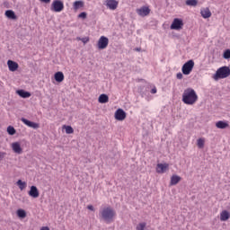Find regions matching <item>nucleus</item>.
<instances>
[{
    "label": "nucleus",
    "mask_w": 230,
    "mask_h": 230,
    "mask_svg": "<svg viewBox=\"0 0 230 230\" xmlns=\"http://www.w3.org/2000/svg\"><path fill=\"white\" fill-rule=\"evenodd\" d=\"M199 101V95H197V92L193 90V88H187L183 91L181 102L185 103V105H195Z\"/></svg>",
    "instance_id": "f257e3e1"
},
{
    "label": "nucleus",
    "mask_w": 230,
    "mask_h": 230,
    "mask_svg": "<svg viewBox=\"0 0 230 230\" xmlns=\"http://www.w3.org/2000/svg\"><path fill=\"white\" fill-rule=\"evenodd\" d=\"M99 218L106 224H111L116 218V210L111 207H106L99 211Z\"/></svg>",
    "instance_id": "f03ea898"
},
{
    "label": "nucleus",
    "mask_w": 230,
    "mask_h": 230,
    "mask_svg": "<svg viewBox=\"0 0 230 230\" xmlns=\"http://www.w3.org/2000/svg\"><path fill=\"white\" fill-rule=\"evenodd\" d=\"M229 75H230L229 66H221L217 70L216 74L214 75V80L227 78V76Z\"/></svg>",
    "instance_id": "7ed1b4c3"
},
{
    "label": "nucleus",
    "mask_w": 230,
    "mask_h": 230,
    "mask_svg": "<svg viewBox=\"0 0 230 230\" xmlns=\"http://www.w3.org/2000/svg\"><path fill=\"white\" fill-rule=\"evenodd\" d=\"M193 67H195V61L190 59L182 66L181 71L184 75H190L193 71Z\"/></svg>",
    "instance_id": "20e7f679"
},
{
    "label": "nucleus",
    "mask_w": 230,
    "mask_h": 230,
    "mask_svg": "<svg viewBox=\"0 0 230 230\" xmlns=\"http://www.w3.org/2000/svg\"><path fill=\"white\" fill-rule=\"evenodd\" d=\"M51 12L60 13L64 10V2L60 0H55L50 6Z\"/></svg>",
    "instance_id": "39448f33"
},
{
    "label": "nucleus",
    "mask_w": 230,
    "mask_h": 230,
    "mask_svg": "<svg viewBox=\"0 0 230 230\" xmlns=\"http://www.w3.org/2000/svg\"><path fill=\"white\" fill-rule=\"evenodd\" d=\"M107 46H109V38L101 36L97 42L98 49H106Z\"/></svg>",
    "instance_id": "423d86ee"
},
{
    "label": "nucleus",
    "mask_w": 230,
    "mask_h": 230,
    "mask_svg": "<svg viewBox=\"0 0 230 230\" xmlns=\"http://www.w3.org/2000/svg\"><path fill=\"white\" fill-rule=\"evenodd\" d=\"M184 22L181 19L175 18L171 24V30H182Z\"/></svg>",
    "instance_id": "0eeeda50"
},
{
    "label": "nucleus",
    "mask_w": 230,
    "mask_h": 230,
    "mask_svg": "<svg viewBox=\"0 0 230 230\" xmlns=\"http://www.w3.org/2000/svg\"><path fill=\"white\" fill-rule=\"evenodd\" d=\"M125 118H127V112H125L123 109H118L115 111V119H117L118 121H123Z\"/></svg>",
    "instance_id": "6e6552de"
},
{
    "label": "nucleus",
    "mask_w": 230,
    "mask_h": 230,
    "mask_svg": "<svg viewBox=\"0 0 230 230\" xmlns=\"http://www.w3.org/2000/svg\"><path fill=\"white\" fill-rule=\"evenodd\" d=\"M137 13L140 17H146V15L150 14V8L147 6H143L141 8L137 9Z\"/></svg>",
    "instance_id": "1a4fd4ad"
},
{
    "label": "nucleus",
    "mask_w": 230,
    "mask_h": 230,
    "mask_svg": "<svg viewBox=\"0 0 230 230\" xmlns=\"http://www.w3.org/2000/svg\"><path fill=\"white\" fill-rule=\"evenodd\" d=\"M21 121H22V123H24V125L27 127H30V128H39L40 127L39 123L31 121L28 119L22 118Z\"/></svg>",
    "instance_id": "9d476101"
},
{
    "label": "nucleus",
    "mask_w": 230,
    "mask_h": 230,
    "mask_svg": "<svg viewBox=\"0 0 230 230\" xmlns=\"http://www.w3.org/2000/svg\"><path fill=\"white\" fill-rule=\"evenodd\" d=\"M118 1L116 0H106L105 1V6L109 8V10H116L118 8Z\"/></svg>",
    "instance_id": "9b49d317"
},
{
    "label": "nucleus",
    "mask_w": 230,
    "mask_h": 230,
    "mask_svg": "<svg viewBox=\"0 0 230 230\" xmlns=\"http://www.w3.org/2000/svg\"><path fill=\"white\" fill-rule=\"evenodd\" d=\"M30 197H32V199H39V196L40 193L39 192V189H37L36 186L32 185L31 187V190H29Z\"/></svg>",
    "instance_id": "f8f14e48"
},
{
    "label": "nucleus",
    "mask_w": 230,
    "mask_h": 230,
    "mask_svg": "<svg viewBox=\"0 0 230 230\" xmlns=\"http://www.w3.org/2000/svg\"><path fill=\"white\" fill-rule=\"evenodd\" d=\"M12 150L14 152V154H18V155L22 154V147H21V143L13 142L12 144Z\"/></svg>",
    "instance_id": "ddd939ff"
},
{
    "label": "nucleus",
    "mask_w": 230,
    "mask_h": 230,
    "mask_svg": "<svg viewBox=\"0 0 230 230\" xmlns=\"http://www.w3.org/2000/svg\"><path fill=\"white\" fill-rule=\"evenodd\" d=\"M7 66L9 67V71H12V72H15L17 71V69H19V64H17V62L13 60H8Z\"/></svg>",
    "instance_id": "4468645a"
},
{
    "label": "nucleus",
    "mask_w": 230,
    "mask_h": 230,
    "mask_svg": "<svg viewBox=\"0 0 230 230\" xmlns=\"http://www.w3.org/2000/svg\"><path fill=\"white\" fill-rule=\"evenodd\" d=\"M168 164H158L156 165V172L157 173H164L166 172V169L168 168Z\"/></svg>",
    "instance_id": "2eb2a0df"
},
{
    "label": "nucleus",
    "mask_w": 230,
    "mask_h": 230,
    "mask_svg": "<svg viewBox=\"0 0 230 230\" xmlns=\"http://www.w3.org/2000/svg\"><path fill=\"white\" fill-rule=\"evenodd\" d=\"M179 182H181V176L177 175V174H173L171 177V186H175L177 184H179Z\"/></svg>",
    "instance_id": "dca6fc26"
},
{
    "label": "nucleus",
    "mask_w": 230,
    "mask_h": 230,
    "mask_svg": "<svg viewBox=\"0 0 230 230\" xmlns=\"http://www.w3.org/2000/svg\"><path fill=\"white\" fill-rule=\"evenodd\" d=\"M200 14L203 19H209V17H211V11L209 8H205L200 11Z\"/></svg>",
    "instance_id": "f3484780"
},
{
    "label": "nucleus",
    "mask_w": 230,
    "mask_h": 230,
    "mask_svg": "<svg viewBox=\"0 0 230 230\" xmlns=\"http://www.w3.org/2000/svg\"><path fill=\"white\" fill-rule=\"evenodd\" d=\"M5 16L7 19H12L13 21H15L17 19V15H15V13L12 10L5 11Z\"/></svg>",
    "instance_id": "a211bd4d"
},
{
    "label": "nucleus",
    "mask_w": 230,
    "mask_h": 230,
    "mask_svg": "<svg viewBox=\"0 0 230 230\" xmlns=\"http://www.w3.org/2000/svg\"><path fill=\"white\" fill-rule=\"evenodd\" d=\"M54 78L56 80V82H58L59 84L61 82H64V73L62 72H57L55 75H54Z\"/></svg>",
    "instance_id": "6ab92c4d"
},
{
    "label": "nucleus",
    "mask_w": 230,
    "mask_h": 230,
    "mask_svg": "<svg viewBox=\"0 0 230 230\" xmlns=\"http://www.w3.org/2000/svg\"><path fill=\"white\" fill-rule=\"evenodd\" d=\"M230 214L226 210H224L220 214L221 222H226V220H229Z\"/></svg>",
    "instance_id": "aec40b11"
},
{
    "label": "nucleus",
    "mask_w": 230,
    "mask_h": 230,
    "mask_svg": "<svg viewBox=\"0 0 230 230\" xmlns=\"http://www.w3.org/2000/svg\"><path fill=\"white\" fill-rule=\"evenodd\" d=\"M17 94H19V96H21V98H30V96H31V93H30L29 92H26L24 90H18Z\"/></svg>",
    "instance_id": "412c9836"
},
{
    "label": "nucleus",
    "mask_w": 230,
    "mask_h": 230,
    "mask_svg": "<svg viewBox=\"0 0 230 230\" xmlns=\"http://www.w3.org/2000/svg\"><path fill=\"white\" fill-rule=\"evenodd\" d=\"M217 128H227L229 127V124L226 121L219 120L216 123Z\"/></svg>",
    "instance_id": "4be33fe9"
},
{
    "label": "nucleus",
    "mask_w": 230,
    "mask_h": 230,
    "mask_svg": "<svg viewBox=\"0 0 230 230\" xmlns=\"http://www.w3.org/2000/svg\"><path fill=\"white\" fill-rule=\"evenodd\" d=\"M109 96L105 93H102L99 96V103H108Z\"/></svg>",
    "instance_id": "5701e85b"
},
{
    "label": "nucleus",
    "mask_w": 230,
    "mask_h": 230,
    "mask_svg": "<svg viewBox=\"0 0 230 230\" xmlns=\"http://www.w3.org/2000/svg\"><path fill=\"white\" fill-rule=\"evenodd\" d=\"M73 6H74V10H80V8H84V1L82 0L75 1Z\"/></svg>",
    "instance_id": "b1692460"
},
{
    "label": "nucleus",
    "mask_w": 230,
    "mask_h": 230,
    "mask_svg": "<svg viewBox=\"0 0 230 230\" xmlns=\"http://www.w3.org/2000/svg\"><path fill=\"white\" fill-rule=\"evenodd\" d=\"M16 184L17 186H19V189L21 190V191H22V190H25L27 186L26 181H22V180H18Z\"/></svg>",
    "instance_id": "393cba45"
},
{
    "label": "nucleus",
    "mask_w": 230,
    "mask_h": 230,
    "mask_svg": "<svg viewBox=\"0 0 230 230\" xmlns=\"http://www.w3.org/2000/svg\"><path fill=\"white\" fill-rule=\"evenodd\" d=\"M185 4H187V6H197V4H199V0H187Z\"/></svg>",
    "instance_id": "a878e982"
},
{
    "label": "nucleus",
    "mask_w": 230,
    "mask_h": 230,
    "mask_svg": "<svg viewBox=\"0 0 230 230\" xmlns=\"http://www.w3.org/2000/svg\"><path fill=\"white\" fill-rule=\"evenodd\" d=\"M17 215L20 218H26V211L24 209H18Z\"/></svg>",
    "instance_id": "bb28decb"
},
{
    "label": "nucleus",
    "mask_w": 230,
    "mask_h": 230,
    "mask_svg": "<svg viewBox=\"0 0 230 230\" xmlns=\"http://www.w3.org/2000/svg\"><path fill=\"white\" fill-rule=\"evenodd\" d=\"M63 128H65L66 134H73V132H75V129H73V127H71V126L64 125Z\"/></svg>",
    "instance_id": "cd10ccee"
},
{
    "label": "nucleus",
    "mask_w": 230,
    "mask_h": 230,
    "mask_svg": "<svg viewBox=\"0 0 230 230\" xmlns=\"http://www.w3.org/2000/svg\"><path fill=\"white\" fill-rule=\"evenodd\" d=\"M206 143V139L204 138H199L197 140V145L199 148H204V144Z\"/></svg>",
    "instance_id": "c85d7f7f"
},
{
    "label": "nucleus",
    "mask_w": 230,
    "mask_h": 230,
    "mask_svg": "<svg viewBox=\"0 0 230 230\" xmlns=\"http://www.w3.org/2000/svg\"><path fill=\"white\" fill-rule=\"evenodd\" d=\"M16 130L15 128H13V126H9L7 128V133L9 134V136H14Z\"/></svg>",
    "instance_id": "c756f323"
},
{
    "label": "nucleus",
    "mask_w": 230,
    "mask_h": 230,
    "mask_svg": "<svg viewBox=\"0 0 230 230\" xmlns=\"http://www.w3.org/2000/svg\"><path fill=\"white\" fill-rule=\"evenodd\" d=\"M146 228V222L139 223L136 227L137 230H145Z\"/></svg>",
    "instance_id": "7c9ffc66"
},
{
    "label": "nucleus",
    "mask_w": 230,
    "mask_h": 230,
    "mask_svg": "<svg viewBox=\"0 0 230 230\" xmlns=\"http://www.w3.org/2000/svg\"><path fill=\"white\" fill-rule=\"evenodd\" d=\"M76 39H77V40H81V42H83V44H87V42H89L88 37H84V38L77 37Z\"/></svg>",
    "instance_id": "2f4dec72"
},
{
    "label": "nucleus",
    "mask_w": 230,
    "mask_h": 230,
    "mask_svg": "<svg viewBox=\"0 0 230 230\" xmlns=\"http://www.w3.org/2000/svg\"><path fill=\"white\" fill-rule=\"evenodd\" d=\"M223 58L227 60L230 58V49H226L224 54H223Z\"/></svg>",
    "instance_id": "473e14b6"
},
{
    "label": "nucleus",
    "mask_w": 230,
    "mask_h": 230,
    "mask_svg": "<svg viewBox=\"0 0 230 230\" xmlns=\"http://www.w3.org/2000/svg\"><path fill=\"white\" fill-rule=\"evenodd\" d=\"M78 17L80 19H87V13L83 12V13H79Z\"/></svg>",
    "instance_id": "72a5a7b5"
},
{
    "label": "nucleus",
    "mask_w": 230,
    "mask_h": 230,
    "mask_svg": "<svg viewBox=\"0 0 230 230\" xmlns=\"http://www.w3.org/2000/svg\"><path fill=\"white\" fill-rule=\"evenodd\" d=\"M6 157V152H0V161H3Z\"/></svg>",
    "instance_id": "f704fd0d"
},
{
    "label": "nucleus",
    "mask_w": 230,
    "mask_h": 230,
    "mask_svg": "<svg viewBox=\"0 0 230 230\" xmlns=\"http://www.w3.org/2000/svg\"><path fill=\"white\" fill-rule=\"evenodd\" d=\"M176 78H177L178 80H182V73H178V74L176 75Z\"/></svg>",
    "instance_id": "c9c22d12"
},
{
    "label": "nucleus",
    "mask_w": 230,
    "mask_h": 230,
    "mask_svg": "<svg viewBox=\"0 0 230 230\" xmlns=\"http://www.w3.org/2000/svg\"><path fill=\"white\" fill-rule=\"evenodd\" d=\"M87 209H89L90 211H94V207L93 205H88Z\"/></svg>",
    "instance_id": "e433bc0d"
},
{
    "label": "nucleus",
    "mask_w": 230,
    "mask_h": 230,
    "mask_svg": "<svg viewBox=\"0 0 230 230\" xmlns=\"http://www.w3.org/2000/svg\"><path fill=\"white\" fill-rule=\"evenodd\" d=\"M155 93H157V89L156 88H153L151 90V94H155Z\"/></svg>",
    "instance_id": "4c0bfd02"
},
{
    "label": "nucleus",
    "mask_w": 230,
    "mask_h": 230,
    "mask_svg": "<svg viewBox=\"0 0 230 230\" xmlns=\"http://www.w3.org/2000/svg\"><path fill=\"white\" fill-rule=\"evenodd\" d=\"M41 3H46L47 4L49 3H51V0H40Z\"/></svg>",
    "instance_id": "58836bf2"
},
{
    "label": "nucleus",
    "mask_w": 230,
    "mask_h": 230,
    "mask_svg": "<svg viewBox=\"0 0 230 230\" xmlns=\"http://www.w3.org/2000/svg\"><path fill=\"white\" fill-rule=\"evenodd\" d=\"M40 230H49V227H48V226H43V227L40 228Z\"/></svg>",
    "instance_id": "ea45409f"
},
{
    "label": "nucleus",
    "mask_w": 230,
    "mask_h": 230,
    "mask_svg": "<svg viewBox=\"0 0 230 230\" xmlns=\"http://www.w3.org/2000/svg\"><path fill=\"white\" fill-rule=\"evenodd\" d=\"M137 51H141V49H137Z\"/></svg>",
    "instance_id": "a19ab883"
}]
</instances>
